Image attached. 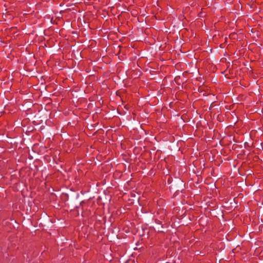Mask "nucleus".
<instances>
[{"label":"nucleus","mask_w":263,"mask_h":263,"mask_svg":"<svg viewBox=\"0 0 263 263\" xmlns=\"http://www.w3.org/2000/svg\"><path fill=\"white\" fill-rule=\"evenodd\" d=\"M180 79V78L179 76L176 77L175 78V81L176 83L179 84V80Z\"/></svg>","instance_id":"f257e3e1"},{"label":"nucleus","mask_w":263,"mask_h":263,"mask_svg":"<svg viewBox=\"0 0 263 263\" xmlns=\"http://www.w3.org/2000/svg\"><path fill=\"white\" fill-rule=\"evenodd\" d=\"M181 120H183L184 121V118L183 117V116H182Z\"/></svg>","instance_id":"f03ea898"},{"label":"nucleus","mask_w":263,"mask_h":263,"mask_svg":"<svg viewBox=\"0 0 263 263\" xmlns=\"http://www.w3.org/2000/svg\"><path fill=\"white\" fill-rule=\"evenodd\" d=\"M185 110H181L182 114L183 113V112H185Z\"/></svg>","instance_id":"7ed1b4c3"}]
</instances>
